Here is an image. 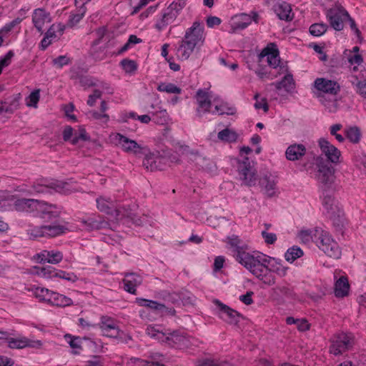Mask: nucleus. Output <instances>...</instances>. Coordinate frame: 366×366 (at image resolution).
<instances>
[{
    "instance_id": "1",
    "label": "nucleus",
    "mask_w": 366,
    "mask_h": 366,
    "mask_svg": "<svg viewBox=\"0 0 366 366\" xmlns=\"http://www.w3.org/2000/svg\"><path fill=\"white\" fill-rule=\"evenodd\" d=\"M229 243L232 247H235V258L241 264L249 269L257 277H266L264 274L267 272L264 267L266 260L261 255L254 257L248 252L244 251L243 248L239 247L240 240L237 237L229 238Z\"/></svg>"
},
{
    "instance_id": "2",
    "label": "nucleus",
    "mask_w": 366,
    "mask_h": 366,
    "mask_svg": "<svg viewBox=\"0 0 366 366\" xmlns=\"http://www.w3.org/2000/svg\"><path fill=\"white\" fill-rule=\"evenodd\" d=\"M67 228L61 224H49L41 226L29 225L26 235L31 240H39L40 238H51L66 232Z\"/></svg>"
},
{
    "instance_id": "3",
    "label": "nucleus",
    "mask_w": 366,
    "mask_h": 366,
    "mask_svg": "<svg viewBox=\"0 0 366 366\" xmlns=\"http://www.w3.org/2000/svg\"><path fill=\"white\" fill-rule=\"evenodd\" d=\"M315 242L319 248L327 256L334 259H339L341 256V249L338 244L331 236L323 230H315Z\"/></svg>"
},
{
    "instance_id": "4",
    "label": "nucleus",
    "mask_w": 366,
    "mask_h": 366,
    "mask_svg": "<svg viewBox=\"0 0 366 366\" xmlns=\"http://www.w3.org/2000/svg\"><path fill=\"white\" fill-rule=\"evenodd\" d=\"M262 258L266 260V263L264 267L267 269V272L264 274L266 277H258L260 280H262L264 284L268 285H273L275 284V278L273 275H272L271 272L276 273L280 277H285L288 270V267L283 266L280 262L272 259H267L264 256L261 255Z\"/></svg>"
},
{
    "instance_id": "5",
    "label": "nucleus",
    "mask_w": 366,
    "mask_h": 366,
    "mask_svg": "<svg viewBox=\"0 0 366 366\" xmlns=\"http://www.w3.org/2000/svg\"><path fill=\"white\" fill-rule=\"evenodd\" d=\"M326 17L331 27L340 31L343 29L344 22L349 17V13L342 6L335 5L327 10Z\"/></svg>"
},
{
    "instance_id": "6",
    "label": "nucleus",
    "mask_w": 366,
    "mask_h": 366,
    "mask_svg": "<svg viewBox=\"0 0 366 366\" xmlns=\"http://www.w3.org/2000/svg\"><path fill=\"white\" fill-rule=\"evenodd\" d=\"M97 206L100 212H104L107 214H111L116 219H119L125 217L134 221L133 214L122 212L121 209H118L115 203L109 199H105L102 197L97 198Z\"/></svg>"
},
{
    "instance_id": "7",
    "label": "nucleus",
    "mask_w": 366,
    "mask_h": 366,
    "mask_svg": "<svg viewBox=\"0 0 366 366\" xmlns=\"http://www.w3.org/2000/svg\"><path fill=\"white\" fill-rule=\"evenodd\" d=\"M353 344L352 335L342 332L335 337L330 347V352L335 355H339L350 349Z\"/></svg>"
},
{
    "instance_id": "8",
    "label": "nucleus",
    "mask_w": 366,
    "mask_h": 366,
    "mask_svg": "<svg viewBox=\"0 0 366 366\" xmlns=\"http://www.w3.org/2000/svg\"><path fill=\"white\" fill-rule=\"evenodd\" d=\"M238 172L246 185L251 187L256 184V170L248 157H244L242 161L238 162Z\"/></svg>"
},
{
    "instance_id": "9",
    "label": "nucleus",
    "mask_w": 366,
    "mask_h": 366,
    "mask_svg": "<svg viewBox=\"0 0 366 366\" xmlns=\"http://www.w3.org/2000/svg\"><path fill=\"white\" fill-rule=\"evenodd\" d=\"M317 167V180L324 190L330 189L335 181L334 168L330 164L323 162L318 163Z\"/></svg>"
},
{
    "instance_id": "10",
    "label": "nucleus",
    "mask_w": 366,
    "mask_h": 366,
    "mask_svg": "<svg viewBox=\"0 0 366 366\" xmlns=\"http://www.w3.org/2000/svg\"><path fill=\"white\" fill-rule=\"evenodd\" d=\"M184 39L197 47L202 46L205 39L202 24L199 21H195L192 26L187 29Z\"/></svg>"
},
{
    "instance_id": "11",
    "label": "nucleus",
    "mask_w": 366,
    "mask_h": 366,
    "mask_svg": "<svg viewBox=\"0 0 366 366\" xmlns=\"http://www.w3.org/2000/svg\"><path fill=\"white\" fill-rule=\"evenodd\" d=\"M68 184L59 180H47L41 179L39 182H35L32 185V188L36 193H44L49 189H53L57 192L65 193Z\"/></svg>"
},
{
    "instance_id": "12",
    "label": "nucleus",
    "mask_w": 366,
    "mask_h": 366,
    "mask_svg": "<svg viewBox=\"0 0 366 366\" xmlns=\"http://www.w3.org/2000/svg\"><path fill=\"white\" fill-rule=\"evenodd\" d=\"M194 98L197 107L196 108V115L198 118H202L205 114L209 113L212 108V101L209 93L204 89H198Z\"/></svg>"
},
{
    "instance_id": "13",
    "label": "nucleus",
    "mask_w": 366,
    "mask_h": 366,
    "mask_svg": "<svg viewBox=\"0 0 366 366\" xmlns=\"http://www.w3.org/2000/svg\"><path fill=\"white\" fill-rule=\"evenodd\" d=\"M116 139L119 146L124 152L129 154H132L135 156H140L143 154V150L144 148L139 144L136 141L132 140L121 134H117L116 135Z\"/></svg>"
},
{
    "instance_id": "14",
    "label": "nucleus",
    "mask_w": 366,
    "mask_h": 366,
    "mask_svg": "<svg viewBox=\"0 0 366 366\" xmlns=\"http://www.w3.org/2000/svg\"><path fill=\"white\" fill-rule=\"evenodd\" d=\"M43 201L34 199H19L14 202L15 209L18 212H36L39 214L43 207Z\"/></svg>"
},
{
    "instance_id": "15",
    "label": "nucleus",
    "mask_w": 366,
    "mask_h": 366,
    "mask_svg": "<svg viewBox=\"0 0 366 366\" xmlns=\"http://www.w3.org/2000/svg\"><path fill=\"white\" fill-rule=\"evenodd\" d=\"M213 302L219 307L221 312L220 317L228 324L237 325L241 318V315L236 310L229 306L223 304L218 300H214Z\"/></svg>"
},
{
    "instance_id": "16",
    "label": "nucleus",
    "mask_w": 366,
    "mask_h": 366,
    "mask_svg": "<svg viewBox=\"0 0 366 366\" xmlns=\"http://www.w3.org/2000/svg\"><path fill=\"white\" fill-rule=\"evenodd\" d=\"M259 184L262 192L267 197L275 196L277 192V179L270 173L264 174L259 179Z\"/></svg>"
},
{
    "instance_id": "17",
    "label": "nucleus",
    "mask_w": 366,
    "mask_h": 366,
    "mask_svg": "<svg viewBox=\"0 0 366 366\" xmlns=\"http://www.w3.org/2000/svg\"><path fill=\"white\" fill-rule=\"evenodd\" d=\"M142 164L148 172L162 170L165 166V159L159 154L150 153L145 156Z\"/></svg>"
},
{
    "instance_id": "18",
    "label": "nucleus",
    "mask_w": 366,
    "mask_h": 366,
    "mask_svg": "<svg viewBox=\"0 0 366 366\" xmlns=\"http://www.w3.org/2000/svg\"><path fill=\"white\" fill-rule=\"evenodd\" d=\"M62 134L63 139L65 142H70L73 145L77 144L80 140L86 141L89 139L84 129L74 132L71 126L65 127Z\"/></svg>"
},
{
    "instance_id": "19",
    "label": "nucleus",
    "mask_w": 366,
    "mask_h": 366,
    "mask_svg": "<svg viewBox=\"0 0 366 366\" xmlns=\"http://www.w3.org/2000/svg\"><path fill=\"white\" fill-rule=\"evenodd\" d=\"M99 327L104 335L109 337H118L121 332L116 321L108 316H102L101 317Z\"/></svg>"
},
{
    "instance_id": "20",
    "label": "nucleus",
    "mask_w": 366,
    "mask_h": 366,
    "mask_svg": "<svg viewBox=\"0 0 366 366\" xmlns=\"http://www.w3.org/2000/svg\"><path fill=\"white\" fill-rule=\"evenodd\" d=\"M167 345L172 347L184 348L189 346V340L186 333L179 330L169 332Z\"/></svg>"
},
{
    "instance_id": "21",
    "label": "nucleus",
    "mask_w": 366,
    "mask_h": 366,
    "mask_svg": "<svg viewBox=\"0 0 366 366\" xmlns=\"http://www.w3.org/2000/svg\"><path fill=\"white\" fill-rule=\"evenodd\" d=\"M61 210L54 204H48L46 202H43L39 214L38 215L43 219L51 222V224H59L57 219L59 218Z\"/></svg>"
},
{
    "instance_id": "22",
    "label": "nucleus",
    "mask_w": 366,
    "mask_h": 366,
    "mask_svg": "<svg viewBox=\"0 0 366 366\" xmlns=\"http://www.w3.org/2000/svg\"><path fill=\"white\" fill-rule=\"evenodd\" d=\"M318 143L321 151L325 154L329 161L332 163L339 162L340 152L337 147L325 138L320 139Z\"/></svg>"
},
{
    "instance_id": "23",
    "label": "nucleus",
    "mask_w": 366,
    "mask_h": 366,
    "mask_svg": "<svg viewBox=\"0 0 366 366\" xmlns=\"http://www.w3.org/2000/svg\"><path fill=\"white\" fill-rule=\"evenodd\" d=\"M315 88L324 93L336 95L340 90L337 82L325 78H319L315 81Z\"/></svg>"
},
{
    "instance_id": "24",
    "label": "nucleus",
    "mask_w": 366,
    "mask_h": 366,
    "mask_svg": "<svg viewBox=\"0 0 366 366\" xmlns=\"http://www.w3.org/2000/svg\"><path fill=\"white\" fill-rule=\"evenodd\" d=\"M123 282L124 288L127 292L136 295L137 287L142 283V277L137 273H126Z\"/></svg>"
},
{
    "instance_id": "25",
    "label": "nucleus",
    "mask_w": 366,
    "mask_h": 366,
    "mask_svg": "<svg viewBox=\"0 0 366 366\" xmlns=\"http://www.w3.org/2000/svg\"><path fill=\"white\" fill-rule=\"evenodd\" d=\"M51 21L50 14L43 9H36L32 15V21L38 31L43 33V28L46 23Z\"/></svg>"
},
{
    "instance_id": "26",
    "label": "nucleus",
    "mask_w": 366,
    "mask_h": 366,
    "mask_svg": "<svg viewBox=\"0 0 366 366\" xmlns=\"http://www.w3.org/2000/svg\"><path fill=\"white\" fill-rule=\"evenodd\" d=\"M271 46L265 47L259 54V57L262 58L267 56L268 64L273 68L276 69L280 66V59L279 56V51L275 48L274 44H271Z\"/></svg>"
},
{
    "instance_id": "27",
    "label": "nucleus",
    "mask_w": 366,
    "mask_h": 366,
    "mask_svg": "<svg viewBox=\"0 0 366 366\" xmlns=\"http://www.w3.org/2000/svg\"><path fill=\"white\" fill-rule=\"evenodd\" d=\"M186 6V0H177L173 1L163 12L164 18L172 24L174 21L180 11Z\"/></svg>"
},
{
    "instance_id": "28",
    "label": "nucleus",
    "mask_w": 366,
    "mask_h": 366,
    "mask_svg": "<svg viewBox=\"0 0 366 366\" xmlns=\"http://www.w3.org/2000/svg\"><path fill=\"white\" fill-rule=\"evenodd\" d=\"M186 6V0H177L173 1L163 12L164 18L172 24L174 21L180 11Z\"/></svg>"
},
{
    "instance_id": "29",
    "label": "nucleus",
    "mask_w": 366,
    "mask_h": 366,
    "mask_svg": "<svg viewBox=\"0 0 366 366\" xmlns=\"http://www.w3.org/2000/svg\"><path fill=\"white\" fill-rule=\"evenodd\" d=\"M274 11L281 20L290 21L294 18L291 5L287 2L282 1L274 6Z\"/></svg>"
},
{
    "instance_id": "30",
    "label": "nucleus",
    "mask_w": 366,
    "mask_h": 366,
    "mask_svg": "<svg viewBox=\"0 0 366 366\" xmlns=\"http://www.w3.org/2000/svg\"><path fill=\"white\" fill-rule=\"evenodd\" d=\"M81 222L88 230L104 229L109 226V223L101 217L82 219Z\"/></svg>"
},
{
    "instance_id": "31",
    "label": "nucleus",
    "mask_w": 366,
    "mask_h": 366,
    "mask_svg": "<svg viewBox=\"0 0 366 366\" xmlns=\"http://www.w3.org/2000/svg\"><path fill=\"white\" fill-rule=\"evenodd\" d=\"M306 148L303 144H295L288 147L285 155L288 160L295 161L300 159L305 154Z\"/></svg>"
},
{
    "instance_id": "32",
    "label": "nucleus",
    "mask_w": 366,
    "mask_h": 366,
    "mask_svg": "<svg viewBox=\"0 0 366 366\" xmlns=\"http://www.w3.org/2000/svg\"><path fill=\"white\" fill-rule=\"evenodd\" d=\"M196 46L183 38L177 50V54L181 60H187L194 51Z\"/></svg>"
},
{
    "instance_id": "33",
    "label": "nucleus",
    "mask_w": 366,
    "mask_h": 366,
    "mask_svg": "<svg viewBox=\"0 0 366 366\" xmlns=\"http://www.w3.org/2000/svg\"><path fill=\"white\" fill-rule=\"evenodd\" d=\"M350 285L346 277H340L335 283V295L337 297H345L348 295Z\"/></svg>"
},
{
    "instance_id": "34",
    "label": "nucleus",
    "mask_w": 366,
    "mask_h": 366,
    "mask_svg": "<svg viewBox=\"0 0 366 366\" xmlns=\"http://www.w3.org/2000/svg\"><path fill=\"white\" fill-rule=\"evenodd\" d=\"M277 90L284 89L287 92H292L295 88V83L293 79V76L288 73L285 75L283 79L276 83H273Z\"/></svg>"
},
{
    "instance_id": "35",
    "label": "nucleus",
    "mask_w": 366,
    "mask_h": 366,
    "mask_svg": "<svg viewBox=\"0 0 366 366\" xmlns=\"http://www.w3.org/2000/svg\"><path fill=\"white\" fill-rule=\"evenodd\" d=\"M48 303L57 307H66L73 304L71 299L54 292L50 295Z\"/></svg>"
},
{
    "instance_id": "36",
    "label": "nucleus",
    "mask_w": 366,
    "mask_h": 366,
    "mask_svg": "<svg viewBox=\"0 0 366 366\" xmlns=\"http://www.w3.org/2000/svg\"><path fill=\"white\" fill-rule=\"evenodd\" d=\"M41 257V262L51 263V264H58L63 259V254L61 252L59 251H43V252L39 255Z\"/></svg>"
},
{
    "instance_id": "37",
    "label": "nucleus",
    "mask_w": 366,
    "mask_h": 366,
    "mask_svg": "<svg viewBox=\"0 0 366 366\" xmlns=\"http://www.w3.org/2000/svg\"><path fill=\"white\" fill-rule=\"evenodd\" d=\"M8 347L11 349H23L26 347H33L32 342L26 337L6 338Z\"/></svg>"
},
{
    "instance_id": "38",
    "label": "nucleus",
    "mask_w": 366,
    "mask_h": 366,
    "mask_svg": "<svg viewBox=\"0 0 366 366\" xmlns=\"http://www.w3.org/2000/svg\"><path fill=\"white\" fill-rule=\"evenodd\" d=\"M190 160L195 162V164L202 169H212L213 164L212 162L210 159L202 157L198 152H191Z\"/></svg>"
},
{
    "instance_id": "39",
    "label": "nucleus",
    "mask_w": 366,
    "mask_h": 366,
    "mask_svg": "<svg viewBox=\"0 0 366 366\" xmlns=\"http://www.w3.org/2000/svg\"><path fill=\"white\" fill-rule=\"evenodd\" d=\"M127 366H166L158 362L144 360L137 357H131L127 362Z\"/></svg>"
},
{
    "instance_id": "40",
    "label": "nucleus",
    "mask_w": 366,
    "mask_h": 366,
    "mask_svg": "<svg viewBox=\"0 0 366 366\" xmlns=\"http://www.w3.org/2000/svg\"><path fill=\"white\" fill-rule=\"evenodd\" d=\"M19 98H15L10 104L0 102V115L4 114H13L19 108Z\"/></svg>"
},
{
    "instance_id": "41",
    "label": "nucleus",
    "mask_w": 366,
    "mask_h": 366,
    "mask_svg": "<svg viewBox=\"0 0 366 366\" xmlns=\"http://www.w3.org/2000/svg\"><path fill=\"white\" fill-rule=\"evenodd\" d=\"M346 137L353 144H357L361 139V132L357 127H351L345 130Z\"/></svg>"
},
{
    "instance_id": "42",
    "label": "nucleus",
    "mask_w": 366,
    "mask_h": 366,
    "mask_svg": "<svg viewBox=\"0 0 366 366\" xmlns=\"http://www.w3.org/2000/svg\"><path fill=\"white\" fill-rule=\"evenodd\" d=\"M218 138L224 142H234L237 141L238 135L237 134L228 128H226L218 133Z\"/></svg>"
},
{
    "instance_id": "43",
    "label": "nucleus",
    "mask_w": 366,
    "mask_h": 366,
    "mask_svg": "<svg viewBox=\"0 0 366 366\" xmlns=\"http://www.w3.org/2000/svg\"><path fill=\"white\" fill-rule=\"evenodd\" d=\"M137 302L140 306L147 307L155 310H163L167 309L164 305L158 303L157 302L153 300L137 298Z\"/></svg>"
},
{
    "instance_id": "44",
    "label": "nucleus",
    "mask_w": 366,
    "mask_h": 366,
    "mask_svg": "<svg viewBox=\"0 0 366 366\" xmlns=\"http://www.w3.org/2000/svg\"><path fill=\"white\" fill-rule=\"evenodd\" d=\"M303 255L302 250L296 247L290 248L285 254V259L288 262H294L296 259Z\"/></svg>"
},
{
    "instance_id": "45",
    "label": "nucleus",
    "mask_w": 366,
    "mask_h": 366,
    "mask_svg": "<svg viewBox=\"0 0 366 366\" xmlns=\"http://www.w3.org/2000/svg\"><path fill=\"white\" fill-rule=\"evenodd\" d=\"M158 91L169 94H180L182 89L172 83H161L157 87Z\"/></svg>"
},
{
    "instance_id": "46",
    "label": "nucleus",
    "mask_w": 366,
    "mask_h": 366,
    "mask_svg": "<svg viewBox=\"0 0 366 366\" xmlns=\"http://www.w3.org/2000/svg\"><path fill=\"white\" fill-rule=\"evenodd\" d=\"M51 293L52 291H50L48 289L43 287H36L34 290V295L36 298H38L40 301H44L46 302H48Z\"/></svg>"
},
{
    "instance_id": "47",
    "label": "nucleus",
    "mask_w": 366,
    "mask_h": 366,
    "mask_svg": "<svg viewBox=\"0 0 366 366\" xmlns=\"http://www.w3.org/2000/svg\"><path fill=\"white\" fill-rule=\"evenodd\" d=\"M65 339L68 338L70 340L68 342L70 347L74 350L73 353L77 355L79 353V350L82 349L81 347V340L79 337H71L70 335H66L64 336Z\"/></svg>"
},
{
    "instance_id": "48",
    "label": "nucleus",
    "mask_w": 366,
    "mask_h": 366,
    "mask_svg": "<svg viewBox=\"0 0 366 366\" xmlns=\"http://www.w3.org/2000/svg\"><path fill=\"white\" fill-rule=\"evenodd\" d=\"M327 28L326 24H313L310 27V32L313 36H320L327 31Z\"/></svg>"
},
{
    "instance_id": "49",
    "label": "nucleus",
    "mask_w": 366,
    "mask_h": 366,
    "mask_svg": "<svg viewBox=\"0 0 366 366\" xmlns=\"http://www.w3.org/2000/svg\"><path fill=\"white\" fill-rule=\"evenodd\" d=\"M214 109L219 115H234L236 112L235 109L234 107H229L227 103H222L220 104L216 105Z\"/></svg>"
},
{
    "instance_id": "50",
    "label": "nucleus",
    "mask_w": 366,
    "mask_h": 366,
    "mask_svg": "<svg viewBox=\"0 0 366 366\" xmlns=\"http://www.w3.org/2000/svg\"><path fill=\"white\" fill-rule=\"evenodd\" d=\"M91 54L94 59L96 61H102L107 56L104 48L97 47L96 45H93Z\"/></svg>"
},
{
    "instance_id": "51",
    "label": "nucleus",
    "mask_w": 366,
    "mask_h": 366,
    "mask_svg": "<svg viewBox=\"0 0 366 366\" xmlns=\"http://www.w3.org/2000/svg\"><path fill=\"white\" fill-rule=\"evenodd\" d=\"M40 90L36 89L32 92L27 98L26 105L30 107H37L40 98Z\"/></svg>"
},
{
    "instance_id": "52",
    "label": "nucleus",
    "mask_w": 366,
    "mask_h": 366,
    "mask_svg": "<svg viewBox=\"0 0 366 366\" xmlns=\"http://www.w3.org/2000/svg\"><path fill=\"white\" fill-rule=\"evenodd\" d=\"M152 119L157 124H164L167 120V113L165 109H162L152 113Z\"/></svg>"
},
{
    "instance_id": "53",
    "label": "nucleus",
    "mask_w": 366,
    "mask_h": 366,
    "mask_svg": "<svg viewBox=\"0 0 366 366\" xmlns=\"http://www.w3.org/2000/svg\"><path fill=\"white\" fill-rule=\"evenodd\" d=\"M273 291L281 296L290 297L292 295V290L287 285H278L273 288Z\"/></svg>"
},
{
    "instance_id": "54",
    "label": "nucleus",
    "mask_w": 366,
    "mask_h": 366,
    "mask_svg": "<svg viewBox=\"0 0 366 366\" xmlns=\"http://www.w3.org/2000/svg\"><path fill=\"white\" fill-rule=\"evenodd\" d=\"M121 65L124 70L127 73L134 71L137 68L136 62L129 59H123L121 61Z\"/></svg>"
},
{
    "instance_id": "55",
    "label": "nucleus",
    "mask_w": 366,
    "mask_h": 366,
    "mask_svg": "<svg viewBox=\"0 0 366 366\" xmlns=\"http://www.w3.org/2000/svg\"><path fill=\"white\" fill-rule=\"evenodd\" d=\"M55 273H56V271L51 267H41L38 272L39 275H41L45 278L55 277Z\"/></svg>"
},
{
    "instance_id": "56",
    "label": "nucleus",
    "mask_w": 366,
    "mask_h": 366,
    "mask_svg": "<svg viewBox=\"0 0 366 366\" xmlns=\"http://www.w3.org/2000/svg\"><path fill=\"white\" fill-rule=\"evenodd\" d=\"M55 277L64 279L72 282H74L78 280V277L76 274L73 273H66V272L61 270H59L58 272L56 271V273H55Z\"/></svg>"
},
{
    "instance_id": "57",
    "label": "nucleus",
    "mask_w": 366,
    "mask_h": 366,
    "mask_svg": "<svg viewBox=\"0 0 366 366\" xmlns=\"http://www.w3.org/2000/svg\"><path fill=\"white\" fill-rule=\"evenodd\" d=\"M88 115L89 118L96 120H102L103 122H107L109 119V117L107 114H101L96 111L89 112Z\"/></svg>"
},
{
    "instance_id": "58",
    "label": "nucleus",
    "mask_w": 366,
    "mask_h": 366,
    "mask_svg": "<svg viewBox=\"0 0 366 366\" xmlns=\"http://www.w3.org/2000/svg\"><path fill=\"white\" fill-rule=\"evenodd\" d=\"M299 237L303 242L308 243L313 239L315 234H312L309 230H301L299 233Z\"/></svg>"
},
{
    "instance_id": "59",
    "label": "nucleus",
    "mask_w": 366,
    "mask_h": 366,
    "mask_svg": "<svg viewBox=\"0 0 366 366\" xmlns=\"http://www.w3.org/2000/svg\"><path fill=\"white\" fill-rule=\"evenodd\" d=\"M259 94H256L254 95V99L256 102L254 104V107L257 109H263L264 112H267L269 109L268 104L267 103L266 99H262L260 102L258 101Z\"/></svg>"
},
{
    "instance_id": "60",
    "label": "nucleus",
    "mask_w": 366,
    "mask_h": 366,
    "mask_svg": "<svg viewBox=\"0 0 366 366\" xmlns=\"http://www.w3.org/2000/svg\"><path fill=\"white\" fill-rule=\"evenodd\" d=\"M102 94V91L99 89H94L93 94L89 96L87 104L90 107H93L95 104L96 100L101 98Z\"/></svg>"
},
{
    "instance_id": "61",
    "label": "nucleus",
    "mask_w": 366,
    "mask_h": 366,
    "mask_svg": "<svg viewBox=\"0 0 366 366\" xmlns=\"http://www.w3.org/2000/svg\"><path fill=\"white\" fill-rule=\"evenodd\" d=\"M349 21L350 29L354 31L360 41H362V37L361 36V32L360 29L357 28V24L355 20L349 15L347 19Z\"/></svg>"
},
{
    "instance_id": "62",
    "label": "nucleus",
    "mask_w": 366,
    "mask_h": 366,
    "mask_svg": "<svg viewBox=\"0 0 366 366\" xmlns=\"http://www.w3.org/2000/svg\"><path fill=\"white\" fill-rule=\"evenodd\" d=\"M262 236L268 244H274L277 240V236L274 233H268L265 230L262 232Z\"/></svg>"
},
{
    "instance_id": "63",
    "label": "nucleus",
    "mask_w": 366,
    "mask_h": 366,
    "mask_svg": "<svg viewBox=\"0 0 366 366\" xmlns=\"http://www.w3.org/2000/svg\"><path fill=\"white\" fill-rule=\"evenodd\" d=\"M357 92L366 99V80L360 81L356 84Z\"/></svg>"
},
{
    "instance_id": "64",
    "label": "nucleus",
    "mask_w": 366,
    "mask_h": 366,
    "mask_svg": "<svg viewBox=\"0 0 366 366\" xmlns=\"http://www.w3.org/2000/svg\"><path fill=\"white\" fill-rule=\"evenodd\" d=\"M69 61V59L66 56H59L53 60L54 64L58 66L59 68L68 64Z\"/></svg>"
}]
</instances>
